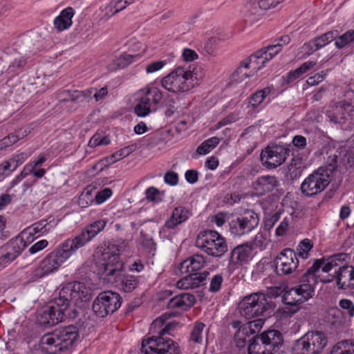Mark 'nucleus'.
<instances>
[{
  "instance_id": "obj_37",
  "label": "nucleus",
  "mask_w": 354,
  "mask_h": 354,
  "mask_svg": "<svg viewBox=\"0 0 354 354\" xmlns=\"http://www.w3.org/2000/svg\"><path fill=\"white\" fill-rule=\"evenodd\" d=\"M135 147L133 145L128 146L115 151L111 155L104 158L102 162L106 166L116 162L117 161L127 157L133 152Z\"/></svg>"
},
{
  "instance_id": "obj_12",
  "label": "nucleus",
  "mask_w": 354,
  "mask_h": 354,
  "mask_svg": "<svg viewBox=\"0 0 354 354\" xmlns=\"http://www.w3.org/2000/svg\"><path fill=\"white\" fill-rule=\"evenodd\" d=\"M330 181L328 170L320 167L304 180L301 185V191L306 196H313L323 192Z\"/></svg>"
},
{
  "instance_id": "obj_63",
  "label": "nucleus",
  "mask_w": 354,
  "mask_h": 354,
  "mask_svg": "<svg viewBox=\"0 0 354 354\" xmlns=\"http://www.w3.org/2000/svg\"><path fill=\"white\" fill-rule=\"evenodd\" d=\"M166 64L165 61H156L149 64L146 66V72L152 73L161 69Z\"/></svg>"
},
{
  "instance_id": "obj_19",
  "label": "nucleus",
  "mask_w": 354,
  "mask_h": 354,
  "mask_svg": "<svg viewBox=\"0 0 354 354\" xmlns=\"http://www.w3.org/2000/svg\"><path fill=\"white\" fill-rule=\"evenodd\" d=\"M353 106L351 102L344 100L337 102L327 111L326 115L331 122L335 124H344L353 111Z\"/></svg>"
},
{
  "instance_id": "obj_6",
  "label": "nucleus",
  "mask_w": 354,
  "mask_h": 354,
  "mask_svg": "<svg viewBox=\"0 0 354 354\" xmlns=\"http://www.w3.org/2000/svg\"><path fill=\"white\" fill-rule=\"evenodd\" d=\"M75 251V248H73L68 239L65 240L56 249L46 255L35 268L32 272V279L35 281L57 270Z\"/></svg>"
},
{
  "instance_id": "obj_21",
  "label": "nucleus",
  "mask_w": 354,
  "mask_h": 354,
  "mask_svg": "<svg viewBox=\"0 0 354 354\" xmlns=\"http://www.w3.org/2000/svg\"><path fill=\"white\" fill-rule=\"evenodd\" d=\"M188 275L177 282V287L181 289H194L206 284L209 272L187 273Z\"/></svg>"
},
{
  "instance_id": "obj_10",
  "label": "nucleus",
  "mask_w": 354,
  "mask_h": 354,
  "mask_svg": "<svg viewBox=\"0 0 354 354\" xmlns=\"http://www.w3.org/2000/svg\"><path fill=\"white\" fill-rule=\"evenodd\" d=\"M269 307L268 297L262 292L247 295L239 304L240 314L247 319L262 316Z\"/></svg>"
},
{
  "instance_id": "obj_64",
  "label": "nucleus",
  "mask_w": 354,
  "mask_h": 354,
  "mask_svg": "<svg viewBox=\"0 0 354 354\" xmlns=\"http://www.w3.org/2000/svg\"><path fill=\"white\" fill-rule=\"evenodd\" d=\"M112 194V191L109 188H105L103 190L98 192L95 196V200L97 203H102L109 198Z\"/></svg>"
},
{
  "instance_id": "obj_45",
  "label": "nucleus",
  "mask_w": 354,
  "mask_h": 354,
  "mask_svg": "<svg viewBox=\"0 0 354 354\" xmlns=\"http://www.w3.org/2000/svg\"><path fill=\"white\" fill-rule=\"evenodd\" d=\"M50 230V223L47 222V220H41L28 228V230L30 231V234L38 233L44 234L48 232Z\"/></svg>"
},
{
  "instance_id": "obj_39",
  "label": "nucleus",
  "mask_w": 354,
  "mask_h": 354,
  "mask_svg": "<svg viewBox=\"0 0 354 354\" xmlns=\"http://www.w3.org/2000/svg\"><path fill=\"white\" fill-rule=\"evenodd\" d=\"M168 131H157L147 138V144L150 147L165 146L167 144ZM160 149V147H159Z\"/></svg>"
},
{
  "instance_id": "obj_49",
  "label": "nucleus",
  "mask_w": 354,
  "mask_h": 354,
  "mask_svg": "<svg viewBox=\"0 0 354 354\" xmlns=\"http://www.w3.org/2000/svg\"><path fill=\"white\" fill-rule=\"evenodd\" d=\"M264 324V319L259 318L253 321L248 322L247 324L243 327L246 328L248 334H254L258 332L263 326Z\"/></svg>"
},
{
  "instance_id": "obj_26",
  "label": "nucleus",
  "mask_w": 354,
  "mask_h": 354,
  "mask_svg": "<svg viewBox=\"0 0 354 354\" xmlns=\"http://www.w3.org/2000/svg\"><path fill=\"white\" fill-rule=\"evenodd\" d=\"M279 182L274 176H262L253 183V187L258 194L264 195L278 187Z\"/></svg>"
},
{
  "instance_id": "obj_47",
  "label": "nucleus",
  "mask_w": 354,
  "mask_h": 354,
  "mask_svg": "<svg viewBox=\"0 0 354 354\" xmlns=\"http://www.w3.org/2000/svg\"><path fill=\"white\" fill-rule=\"evenodd\" d=\"M146 199L150 202L158 203L162 201V194L159 189L150 187L145 191Z\"/></svg>"
},
{
  "instance_id": "obj_43",
  "label": "nucleus",
  "mask_w": 354,
  "mask_h": 354,
  "mask_svg": "<svg viewBox=\"0 0 354 354\" xmlns=\"http://www.w3.org/2000/svg\"><path fill=\"white\" fill-rule=\"evenodd\" d=\"M338 35V31L337 30H333L322 34L314 38V39L315 40L316 43H317L318 48L320 49L321 48L326 46L328 44L335 39Z\"/></svg>"
},
{
  "instance_id": "obj_44",
  "label": "nucleus",
  "mask_w": 354,
  "mask_h": 354,
  "mask_svg": "<svg viewBox=\"0 0 354 354\" xmlns=\"http://www.w3.org/2000/svg\"><path fill=\"white\" fill-rule=\"evenodd\" d=\"M354 41V30H349L335 39V46L341 49Z\"/></svg>"
},
{
  "instance_id": "obj_33",
  "label": "nucleus",
  "mask_w": 354,
  "mask_h": 354,
  "mask_svg": "<svg viewBox=\"0 0 354 354\" xmlns=\"http://www.w3.org/2000/svg\"><path fill=\"white\" fill-rule=\"evenodd\" d=\"M263 52L259 50L246 59L243 60V66L251 67L254 73L259 71L266 63V57H262Z\"/></svg>"
},
{
  "instance_id": "obj_40",
  "label": "nucleus",
  "mask_w": 354,
  "mask_h": 354,
  "mask_svg": "<svg viewBox=\"0 0 354 354\" xmlns=\"http://www.w3.org/2000/svg\"><path fill=\"white\" fill-rule=\"evenodd\" d=\"M272 88L267 86L257 91L250 98V104L253 108H257L263 102L265 98L271 93Z\"/></svg>"
},
{
  "instance_id": "obj_7",
  "label": "nucleus",
  "mask_w": 354,
  "mask_h": 354,
  "mask_svg": "<svg viewBox=\"0 0 354 354\" xmlns=\"http://www.w3.org/2000/svg\"><path fill=\"white\" fill-rule=\"evenodd\" d=\"M283 344L282 333L269 330L252 338L248 346L249 354H275Z\"/></svg>"
},
{
  "instance_id": "obj_8",
  "label": "nucleus",
  "mask_w": 354,
  "mask_h": 354,
  "mask_svg": "<svg viewBox=\"0 0 354 354\" xmlns=\"http://www.w3.org/2000/svg\"><path fill=\"white\" fill-rule=\"evenodd\" d=\"M196 246L207 254L221 257L227 251V245L224 237L215 230H203L196 239Z\"/></svg>"
},
{
  "instance_id": "obj_23",
  "label": "nucleus",
  "mask_w": 354,
  "mask_h": 354,
  "mask_svg": "<svg viewBox=\"0 0 354 354\" xmlns=\"http://www.w3.org/2000/svg\"><path fill=\"white\" fill-rule=\"evenodd\" d=\"M283 0H259L257 3H252L251 8L248 12V17H254L252 22L258 21L263 14V10H266L276 7Z\"/></svg>"
},
{
  "instance_id": "obj_15",
  "label": "nucleus",
  "mask_w": 354,
  "mask_h": 354,
  "mask_svg": "<svg viewBox=\"0 0 354 354\" xmlns=\"http://www.w3.org/2000/svg\"><path fill=\"white\" fill-rule=\"evenodd\" d=\"M68 310L64 301L59 297L56 298L51 305L46 307L39 318L40 324L44 326H53L61 322L66 317Z\"/></svg>"
},
{
  "instance_id": "obj_9",
  "label": "nucleus",
  "mask_w": 354,
  "mask_h": 354,
  "mask_svg": "<svg viewBox=\"0 0 354 354\" xmlns=\"http://www.w3.org/2000/svg\"><path fill=\"white\" fill-rule=\"evenodd\" d=\"M327 344L325 334L320 331H308L296 340L292 350L295 354H319Z\"/></svg>"
},
{
  "instance_id": "obj_56",
  "label": "nucleus",
  "mask_w": 354,
  "mask_h": 354,
  "mask_svg": "<svg viewBox=\"0 0 354 354\" xmlns=\"http://www.w3.org/2000/svg\"><path fill=\"white\" fill-rule=\"evenodd\" d=\"M299 247L300 250L297 253V256L301 257L304 259H306L308 255V252L313 248V245L311 244L310 241L309 239L303 240L301 242Z\"/></svg>"
},
{
  "instance_id": "obj_51",
  "label": "nucleus",
  "mask_w": 354,
  "mask_h": 354,
  "mask_svg": "<svg viewBox=\"0 0 354 354\" xmlns=\"http://www.w3.org/2000/svg\"><path fill=\"white\" fill-rule=\"evenodd\" d=\"M295 287L300 290L307 300L312 298L315 294V288L313 287L311 284H305L299 282V284L295 286Z\"/></svg>"
},
{
  "instance_id": "obj_17",
  "label": "nucleus",
  "mask_w": 354,
  "mask_h": 354,
  "mask_svg": "<svg viewBox=\"0 0 354 354\" xmlns=\"http://www.w3.org/2000/svg\"><path fill=\"white\" fill-rule=\"evenodd\" d=\"M290 150L281 145L268 146L262 150L261 160L268 169H274L282 165L289 156Z\"/></svg>"
},
{
  "instance_id": "obj_57",
  "label": "nucleus",
  "mask_w": 354,
  "mask_h": 354,
  "mask_svg": "<svg viewBox=\"0 0 354 354\" xmlns=\"http://www.w3.org/2000/svg\"><path fill=\"white\" fill-rule=\"evenodd\" d=\"M109 140L106 137H102L100 134H95L89 140L88 146L95 147L98 145H107Z\"/></svg>"
},
{
  "instance_id": "obj_27",
  "label": "nucleus",
  "mask_w": 354,
  "mask_h": 354,
  "mask_svg": "<svg viewBox=\"0 0 354 354\" xmlns=\"http://www.w3.org/2000/svg\"><path fill=\"white\" fill-rule=\"evenodd\" d=\"M112 282L115 283L121 290L125 292H131L138 286L139 279L133 275L124 274L121 272Z\"/></svg>"
},
{
  "instance_id": "obj_30",
  "label": "nucleus",
  "mask_w": 354,
  "mask_h": 354,
  "mask_svg": "<svg viewBox=\"0 0 354 354\" xmlns=\"http://www.w3.org/2000/svg\"><path fill=\"white\" fill-rule=\"evenodd\" d=\"M140 98L142 103L147 104L151 110H156L157 104L162 99V93L158 88L152 87L144 91Z\"/></svg>"
},
{
  "instance_id": "obj_4",
  "label": "nucleus",
  "mask_w": 354,
  "mask_h": 354,
  "mask_svg": "<svg viewBox=\"0 0 354 354\" xmlns=\"http://www.w3.org/2000/svg\"><path fill=\"white\" fill-rule=\"evenodd\" d=\"M346 258V254L338 253L325 259L322 271L329 274L321 281L327 283L335 280L337 288L342 290L354 288V267L344 264Z\"/></svg>"
},
{
  "instance_id": "obj_24",
  "label": "nucleus",
  "mask_w": 354,
  "mask_h": 354,
  "mask_svg": "<svg viewBox=\"0 0 354 354\" xmlns=\"http://www.w3.org/2000/svg\"><path fill=\"white\" fill-rule=\"evenodd\" d=\"M205 263V259L202 254H195L180 263V270L183 274L198 272Z\"/></svg>"
},
{
  "instance_id": "obj_42",
  "label": "nucleus",
  "mask_w": 354,
  "mask_h": 354,
  "mask_svg": "<svg viewBox=\"0 0 354 354\" xmlns=\"http://www.w3.org/2000/svg\"><path fill=\"white\" fill-rule=\"evenodd\" d=\"M205 325L201 322H196L194 323L191 332L190 340L198 344H201L203 340V330Z\"/></svg>"
},
{
  "instance_id": "obj_3",
  "label": "nucleus",
  "mask_w": 354,
  "mask_h": 354,
  "mask_svg": "<svg viewBox=\"0 0 354 354\" xmlns=\"http://www.w3.org/2000/svg\"><path fill=\"white\" fill-rule=\"evenodd\" d=\"M125 246L123 243H107L97 247L94 257L97 259L98 272L105 279L112 281L124 270V263L120 252Z\"/></svg>"
},
{
  "instance_id": "obj_32",
  "label": "nucleus",
  "mask_w": 354,
  "mask_h": 354,
  "mask_svg": "<svg viewBox=\"0 0 354 354\" xmlns=\"http://www.w3.org/2000/svg\"><path fill=\"white\" fill-rule=\"evenodd\" d=\"M74 15V10L71 8H66L63 10L60 15L54 20L55 27L62 31L68 29L72 25V17Z\"/></svg>"
},
{
  "instance_id": "obj_22",
  "label": "nucleus",
  "mask_w": 354,
  "mask_h": 354,
  "mask_svg": "<svg viewBox=\"0 0 354 354\" xmlns=\"http://www.w3.org/2000/svg\"><path fill=\"white\" fill-rule=\"evenodd\" d=\"M252 247L249 243L239 245L231 252L230 265L243 266L247 263L251 255Z\"/></svg>"
},
{
  "instance_id": "obj_55",
  "label": "nucleus",
  "mask_w": 354,
  "mask_h": 354,
  "mask_svg": "<svg viewBox=\"0 0 354 354\" xmlns=\"http://www.w3.org/2000/svg\"><path fill=\"white\" fill-rule=\"evenodd\" d=\"M76 93H77V90L75 91H64L59 93V99L61 102H68L71 101L73 102H79L78 99H76Z\"/></svg>"
},
{
  "instance_id": "obj_1",
  "label": "nucleus",
  "mask_w": 354,
  "mask_h": 354,
  "mask_svg": "<svg viewBox=\"0 0 354 354\" xmlns=\"http://www.w3.org/2000/svg\"><path fill=\"white\" fill-rule=\"evenodd\" d=\"M165 319L160 317L155 319L150 328V333H155L156 329L158 335L144 339L142 342L141 352L144 354H180L178 344L173 339L166 337L173 330L176 325L172 323L166 324L164 327Z\"/></svg>"
},
{
  "instance_id": "obj_34",
  "label": "nucleus",
  "mask_w": 354,
  "mask_h": 354,
  "mask_svg": "<svg viewBox=\"0 0 354 354\" xmlns=\"http://www.w3.org/2000/svg\"><path fill=\"white\" fill-rule=\"evenodd\" d=\"M138 55H132L123 53L118 57L113 59L108 65L109 71H115L118 69L124 68L131 64Z\"/></svg>"
},
{
  "instance_id": "obj_60",
  "label": "nucleus",
  "mask_w": 354,
  "mask_h": 354,
  "mask_svg": "<svg viewBox=\"0 0 354 354\" xmlns=\"http://www.w3.org/2000/svg\"><path fill=\"white\" fill-rule=\"evenodd\" d=\"M266 241V236L262 232L257 233L253 239L252 243L249 244L251 247H252V250L254 248H261L264 245V242Z\"/></svg>"
},
{
  "instance_id": "obj_54",
  "label": "nucleus",
  "mask_w": 354,
  "mask_h": 354,
  "mask_svg": "<svg viewBox=\"0 0 354 354\" xmlns=\"http://www.w3.org/2000/svg\"><path fill=\"white\" fill-rule=\"evenodd\" d=\"M140 235L142 245L149 251L155 250L156 248V244L155 243L153 239L144 234L142 232H140Z\"/></svg>"
},
{
  "instance_id": "obj_18",
  "label": "nucleus",
  "mask_w": 354,
  "mask_h": 354,
  "mask_svg": "<svg viewBox=\"0 0 354 354\" xmlns=\"http://www.w3.org/2000/svg\"><path fill=\"white\" fill-rule=\"evenodd\" d=\"M106 225V221L100 219L93 222L82 229L80 234L73 239H68L77 250L83 247L86 243L90 241L98 233L102 231Z\"/></svg>"
},
{
  "instance_id": "obj_31",
  "label": "nucleus",
  "mask_w": 354,
  "mask_h": 354,
  "mask_svg": "<svg viewBox=\"0 0 354 354\" xmlns=\"http://www.w3.org/2000/svg\"><path fill=\"white\" fill-rule=\"evenodd\" d=\"M306 301L304 295L295 286L290 289H285L283 295V301L285 304L298 306Z\"/></svg>"
},
{
  "instance_id": "obj_20",
  "label": "nucleus",
  "mask_w": 354,
  "mask_h": 354,
  "mask_svg": "<svg viewBox=\"0 0 354 354\" xmlns=\"http://www.w3.org/2000/svg\"><path fill=\"white\" fill-rule=\"evenodd\" d=\"M27 244L22 238L10 241L4 247L6 253L0 256V268L15 260L26 248Z\"/></svg>"
},
{
  "instance_id": "obj_5",
  "label": "nucleus",
  "mask_w": 354,
  "mask_h": 354,
  "mask_svg": "<svg viewBox=\"0 0 354 354\" xmlns=\"http://www.w3.org/2000/svg\"><path fill=\"white\" fill-rule=\"evenodd\" d=\"M78 336L76 326L69 325L60 327L41 337V348L48 354H57L72 346L77 341Z\"/></svg>"
},
{
  "instance_id": "obj_2",
  "label": "nucleus",
  "mask_w": 354,
  "mask_h": 354,
  "mask_svg": "<svg viewBox=\"0 0 354 354\" xmlns=\"http://www.w3.org/2000/svg\"><path fill=\"white\" fill-rule=\"evenodd\" d=\"M205 75L201 66H179L162 80V86L173 93H185L200 84Z\"/></svg>"
},
{
  "instance_id": "obj_38",
  "label": "nucleus",
  "mask_w": 354,
  "mask_h": 354,
  "mask_svg": "<svg viewBox=\"0 0 354 354\" xmlns=\"http://www.w3.org/2000/svg\"><path fill=\"white\" fill-rule=\"evenodd\" d=\"M331 354H354V339L339 342L333 348Z\"/></svg>"
},
{
  "instance_id": "obj_58",
  "label": "nucleus",
  "mask_w": 354,
  "mask_h": 354,
  "mask_svg": "<svg viewBox=\"0 0 354 354\" xmlns=\"http://www.w3.org/2000/svg\"><path fill=\"white\" fill-rule=\"evenodd\" d=\"M339 306L347 310V313L350 317L354 316V304L353 302L347 299H343L339 301Z\"/></svg>"
},
{
  "instance_id": "obj_13",
  "label": "nucleus",
  "mask_w": 354,
  "mask_h": 354,
  "mask_svg": "<svg viewBox=\"0 0 354 354\" xmlns=\"http://www.w3.org/2000/svg\"><path fill=\"white\" fill-rule=\"evenodd\" d=\"M259 223V217L254 210L247 209L229 223L230 232L234 236H241L254 230Z\"/></svg>"
},
{
  "instance_id": "obj_48",
  "label": "nucleus",
  "mask_w": 354,
  "mask_h": 354,
  "mask_svg": "<svg viewBox=\"0 0 354 354\" xmlns=\"http://www.w3.org/2000/svg\"><path fill=\"white\" fill-rule=\"evenodd\" d=\"M248 332L243 327L237 330L234 335V342L237 347L244 348L247 344L246 337H248Z\"/></svg>"
},
{
  "instance_id": "obj_41",
  "label": "nucleus",
  "mask_w": 354,
  "mask_h": 354,
  "mask_svg": "<svg viewBox=\"0 0 354 354\" xmlns=\"http://www.w3.org/2000/svg\"><path fill=\"white\" fill-rule=\"evenodd\" d=\"M220 142L218 137H212L203 142L196 149V152L200 155H205L216 147Z\"/></svg>"
},
{
  "instance_id": "obj_59",
  "label": "nucleus",
  "mask_w": 354,
  "mask_h": 354,
  "mask_svg": "<svg viewBox=\"0 0 354 354\" xmlns=\"http://www.w3.org/2000/svg\"><path fill=\"white\" fill-rule=\"evenodd\" d=\"M164 180L167 184L174 186L178 183V175L175 171H169L165 173Z\"/></svg>"
},
{
  "instance_id": "obj_61",
  "label": "nucleus",
  "mask_w": 354,
  "mask_h": 354,
  "mask_svg": "<svg viewBox=\"0 0 354 354\" xmlns=\"http://www.w3.org/2000/svg\"><path fill=\"white\" fill-rule=\"evenodd\" d=\"M48 245V242L47 240H40L35 243L34 245H32L31 247H30L28 251L31 254H34L46 248Z\"/></svg>"
},
{
  "instance_id": "obj_14",
  "label": "nucleus",
  "mask_w": 354,
  "mask_h": 354,
  "mask_svg": "<svg viewBox=\"0 0 354 354\" xmlns=\"http://www.w3.org/2000/svg\"><path fill=\"white\" fill-rule=\"evenodd\" d=\"M90 296V289L84 283L75 281L64 286L59 292V297L64 301L68 308L71 302L77 306L88 300Z\"/></svg>"
},
{
  "instance_id": "obj_25",
  "label": "nucleus",
  "mask_w": 354,
  "mask_h": 354,
  "mask_svg": "<svg viewBox=\"0 0 354 354\" xmlns=\"http://www.w3.org/2000/svg\"><path fill=\"white\" fill-rule=\"evenodd\" d=\"M196 299L194 295L189 293H181L170 299L167 303L169 309L187 310L194 304Z\"/></svg>"
},
{
  "instance_id": "obj_53",
  "label": "nucleus",
  "mask_w": 354,
  "mask_h": 354,
  "mask_svg": "<svg viewBox=\"0 0 354 354\" xmlns=\"http://www.w3.org/2000/svg\"><path fill=\"white\" fill-rule=\"evenodd\" d=\"M223 276L221 274L214 275L210 281L209 291L211 292H216L220 290L223 283Z\"/></svg>"
},
{
  "instance_id": "obj_50",
  "label": "nucleus",
  "mask_w": 354,
  "mask_h": 354,
  "mask_svg": "<svg viewBox=\"0 0 354 354\" xmlns=\"http://www.w3.org/2000/svg\"><path fill=\"white\" fill-rule=\"evenodd\" d=\"M22 137H21L17 133H12L9 134L8 136L3 138L0 140V150H2L4 148L10 147L19 140Z\"/></svg>"
},
{
  "instance_id": "obj_62",
  "label": "nucleus",
  "mask_w": 354,
  "mask_h": 354,
  "mask_svg": "<svg viewBox=\"0 0 354 354\" xmlns=\"http://www.w3.org/2000/svg\"><path fill=\"white\" fill-rule=\"evenodd\" d=\"M183 59L185 62H193L198 58L196 52L190 48H185L182 53Z\"/></svg>"
},
{
  "instance_id": "obj_35",
  "label": "nucleus",
  "mask_w": 354,
  "mask_h": 354,
  "mask_svg": "<svg viewBox=\"0 0 354 354\" xmlns=\"http://www.w3.org/2000/svg\"><path fill=\"white\" fill-rule=\"evenodd\" d=\"M128 5L124 0H111L105 8V13L102 19L107 20L112 16L125 9Z\"/></svg>"
},
{
  "instance_id": "obj_11",
  "label": "nucleus",
  "mask_w": 354,
  "mask_h": 354,
  "mask_svg": "<svg viewBox=\"0 0 354 354\" xmlns=\"http://www.w3.org/2000/svg\"><path fill=\"white\" fill-rule=\"evenodd\" d=\"M121 304L122 297L118 293L107 290L97 295L93 301L92 308L97 316L104 317L116 311Z\"/></svg>"
},
{
  "instance_id": "obj_29",
  "label": "nucleus",
  "mask_w": 354,
  "mask_h": 354,
  "mask_svg": "<svg viewBox=\"0 0 354 354\" xmlns=\"http://www.w3.org/2000/svg\"><path fill=\"white\" fill-rule=\"evenodd\" d=\"M190 215L191 213L189 210L186 207L182 206L177 207L173 210L169 219L166 221L165 227L173 229L178 225L187 220Z\"/></svg>"
},
{
  "instance_id": "obj_46",
  "label": "nucleus",
  "mask_w": 354,
  "mask_h": 354,
  "mask_svg": "<svg viewBox=\"0 0 354 354\" xmlns=\"http://www.w3.org/2000/svg\"><path fill=\"white\" fill-rule=\"evenodd\" d=\"M248 68H249L243 66V61L241 62L239 66L231 75L232 80L236 82H240L243 81L245 78L249 77L250 74L245 71V70Z\"/></svg>"
},
{
  "instance_id": "obj_28",
  "label": "nucleus",
  "mask_w": 354,
  "mask_h": 354,
  "mask_svg": "<svg viewBox=\"0 0 354 354\" xmlns=\"http://www.w3.org/2000/svg\"><path fill=\"white\" fill-rule=\"evenodd\" d=\"M325 264V258L316 259L313 266L310 267L307 271L301 276L299 279V283L305 284H311L313 287L315 288L317 283V277L316 272Z\"/></svg>"
},
{
  "instance_id": "obj_16",
  "label": "nucleus",
  "mask_w": 354,
  "mask_h": 354,
  "mask_svg": "<svg viewBox=\"0 0 354 354\" xmlns=\"http://www.w3.org/2000/svg\"><path fill=\"white\" fill-rule=\"evenodd\" d=\"M274 265L277 274H292L299 266L297 252L290 248L283 250L274 259Z\"/></svg>"
},
{
  "instance_id": "obj_36",
  "label": "nucleus",
  "mask_w": 354,
  "mask_h": 354,
  "mask_svg": "<svg viewBox=\"0 0 354 354\" xmlns=\"http://www.w3.org/2000/svg\"><path fill=\"white\" fill-rule=\"evenodd\" d=\"M316 64L317 62L314 61L306 62L297 69L290 71L286 76V82L288 84L293 82L295 80L300 77L303 74L314 67Z\"/></svg>"
},
{
  "instance_id": "obj_52",
  "label": "nucleus",
  "mask_w": 354,
  "mask_h": 354,
  "mask_svg": "<svg viewBox=\"0 0 354 354\" xmlns=\"http://www.w3.org/2000/svg\"><path fill=\"white\" fill-rule=\"evenodd\" d=\"M151 111L147 104L142 103L141 98H140L138 104L134 107V112L139 117H145L149 115Z\"/></svg>"
}]
</instances>
